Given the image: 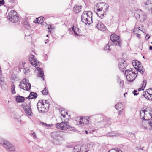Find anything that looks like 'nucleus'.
Instances as JSON below:
<instances>
[{
    "label": "nucleus",
    "instance_id": "e433bc0d",
    "mask_svg": "<svg viewBox=\"0 0 152 152\" xmlns=\"http://www.w3.org/2000/svg\"><path fill=\"white\" fill-rule=\"evenodd\" d=\"M110 38H120V36L113 33L111 35Z\"/></svg>",
    "mask_w": 152,
    "mask_h": 152
},
{
    "label": "nucleus",
    "instance_id": "473e14b6",
    "mask_svg": "<svg viewBox=\"0 0 152 152\" xmlns=\"http://www.w3.org/2000/svg\"><path fill=\"white\" fill-rule=\"evenodd\" d=\"M145 98L149 100H152V94H148L146 96H143Z\"/></svg>",
    "mask_w": 152,
    "mask_h": 152
},
{
    "label": "nucleus",
    "instance_id": "6ab92c4d",
    "mask_svg": "<svg viewBox=\"0 0 152 152\" xmlns=\"http://www.w3.org/2000/svg\"><path fill=\"white\" fill-rule=\"evenodd\" d=\"M81 6L77 4L75 5L73 8V11L75 14H77L81 11Z\"/></svg>",
    "mask_w": 152,
    "mask_h": 152
},
{
    "label": "nucleus",
    "instance_id": "1a4fd4ad",
    "mask_svg": "<svg viewBox=\"0 0 152 152\" xmlns=\"http://www.w3.org/2000/svg\"><path fill=\"white\" fill-rule=\"evenodd\" d=\"M135 17L137 20L143 22L146 20L147 16L145 13L141 10H138L135 15Z\"/></svg>",
    "mask_w": 152,
    "mask_h": 152
},
{
    "label": "nucleus",
    "instance_id": "79ce46f5",
    "mask_svg": "<svg viewBox=\"0 0 152 152\" xmlns=\"http://www.w3.org/2000/svg\"><path fill=\"white\" fill-rule=\"evenodd\" d=\"M146 85V82L145 80L143 81V83H142V85L141 87V88L142 90H143V89H144V88L145 87V86Z\"/></svg>",
    "mask_w": 152,
    "mask_h": 152
},
{
    "label": "nucleus",
    "instance_id": "de8ad7c7",
    "mask_svg": "<svg viewBox=\"0 0 152 152\" xmlns=\"http://www.w3.org/2000/svg\"><path fill=\"white\" fill-rule=\"evenodd\" d=\"M97 15L98 16H99L101 18H102V17L103 16L104 14H101L100 13H97Z\"/></svg>",
    "mask_w": 152,
    "mask_h": 152
},
{
    "label": "nucleus",
    "instance_id": "a19ab883",
    "mask_svg": "<svg viewBox=\"0 0 152 152\" xmlns=\"http://www.w3.org/2000/svg\"><path fill=\"white\" fill-rule=\"evenodd\" d=\"M138 29L139 30L141 31L144 32H145V30L144 29V28H143V26H141V27H138Z\"/></svg>",
    "mask_w": 152,
    "mask_h": 152
},
{
    "label": "nucleus",
    "instance_id": "a211bd4d",
    "mask_svg": "<svg viewBox=\"0 0 152 152\" xmlns=\"http://www.w3.org/2000/svg\"><path fill=\"white\" fill-rule=\"evenodd\" d=\"M111 42H112L116 45L120 46L122 43V40L121 39H110Z\"/></svg>",
    "mask_w": 152,
    "mask_h": 152
},
{
    "label": "nucleus",
    "instance_id": "8fccbe9b",
    "mask_svg": "<svg viewBox=\"0 0 152 152\" xmlns=\"http://www.w3.org/2000/svg\"><path fill=\"white\" fill-rule=\"evenodd\" d=\"M137 92V91L134 90L133 92V93L134 94V95H137L138 94V93H136Z\"/></svg>",
    "mask_w": 152,
    "mask_h": 152
},
{
    "label": "nucleus",
    "instance_id": "37998d69",
    "mask_svg": "<svg viewBox=\"0 0 152 152\" xmlns=\"http://www.w3.org/2000/svg\"><path fill=\"white\" fill-rule=\"evenodd\" d=\"M120 87L121 88H123V86L124 85V83L123 81H121L119 83Z\"/></svg>",
    "mask_w": 152,
    "mask_h": 152
},
{
    "label": "nucleus",
    "instance_id": "680f3d73",
    "mask_svg": "<svg viewBox=\"0 0 152 152\" xmlns=\"http://www.w3.org/2000/svg\"><path fill=\"white\" fill-rule=\"evenodd\" d=\"M126 94H127V92L125 93L124 94V96L125 97H126L125 95H126Z\"/></svg>",
    "mask_w": 152,
    "mask_h": 152
},
{
    "label": "nucleus",
    "instance_id": "0eeeda50",
    "mask_svg": "<svg viewBox=\"0 0 152 152\" xmlns=\"http://www.w3.org/2000/svg\"><path fill=\"white\" fill-rule=\"evenodd\" d=\"M19 86L20 88L27 91H29L31 88V84L29 83L28 80L26 78L22 80Z\"/></svg>",
    "mask_w": 152,
    "mask_h": 152
},
{
    "label": "nucleus",
    "instance_id": "603ef678",
    "mask_svg": "<svg viewBox=\"0 0 152 152\" xmlns=\"http://www.w3.org/2000/svg\"><path fill=\"white\" fill-rule=\"evenodd\" d=\"M138 70L141 73H143V71L142 70L140 69L139 67L138 68Z\"/></svg>",
    "mask_w": 152,
    "mask_h": 152
},
{
    "label": "nucleus",
    "instance_id": "aec40b11",
    "mask_svg": "<svg viewBox=\"0 0 152 152\" xmlns=\"http://www.w3.org/2000/svg\"><path fill=\"white\" fill-rule=\"evenodd\" d=\"M62 130H71L72 129V127L69 125L68 123L65 121H62Z\"/></svg>",
    "mask_w": 152,
    "mask_h": 152
},
{
    "label": "nucleus",
    "instance_id": "a18cd8bd",
    "mask_svg": "<svg viewBox=\"0 0 152 152\" xmlns=\"http://www.w3.org/2000/svg\"><path fill=\"white\" fill-rule=\"evenodd\" d=\"M136 150H142V149H141V146L140 145H138L136 147Z\"/></svg>",
    "mask_w": 152,
    "mask_h": 152
},
{
    "label": "nucleus",
    "instance_id": "4c0bfd02",
    "mask_svg": "<svg viewBox=\"0 0 152 152\" xmlns=\"http://www.w3.org/2000/svg\"><path fill=\"white\" fill-rule=\"evenodd\" d=\"M110 41H109L108 44L106 45L105 47L104 48V50H108L109 51L110 50V47L109 45H110Z\"/></svg>",
    "mask_w": 152,
    "mask_h": 152
},
{
    "label": "nucleus",
    "instance_id": "f257e3e1",
    "mask_svg": "<svg viewBox=\"0 0 152 152\" xmlns=\"http://www.w3.org/2000/svg\"><path fill=\"white\" fill-rule=\"evenodd\" d=\"M64 132L62 131H54L51 133V136L53 139V143L56 145H60L61 143V141L63 139Z\"/></svg>",
    "mask_w": 152,
    "mask_h": 152
},
{
    "label": "nucleus",
    "instance_id": "f704fd0d",
    "mask_svg": "<svg viewBox=\"0 0 152 152\" xmlns=\"http://www.w3.org/2000/svg\"><path fill=\"white\" fill-rule=\"evenodd\" d=\"M11 90L12 93L13 94H15L16 93L15 86L13 84H12L11 85Z\"/></svg>",
    "mask_w": 152,
    "mask_h": 152
},
{
    "label": "nucleus",
    "instance_id": "5701e85b",
    "mask_svg": "<svg viewBox=\"0 0 152 152\" xmlns=\"http://www.w3.org/2000/svg\"><path fill=\"white\" fill-rule=\"evenodd\" d=\"M25 98L24 97L20 96H17L16 97V101L18 103H21L23 102Z\"/></svg>",
    "mask_w": 152,
    "mask_h": 152
},
{
    "label": "nucleus",
    "instance_id": "ddd939ff",
    "mask_svg": "<svg viewBox=\"0 0 152 152\" xmlns=\"http://www.w3.org/2000/svg\"><path fill=\"white\" fill-rule=\"evenodd\" d=\"M80 121L76 123L77 125L80 126H83L86 125L88 123L89 118L88 117H85L84 118H80Z\"/></svg>",
    "mask_w": 152,
    "mask_h": 152
},
{
    "label": "nucleus",
    "instance_id": "7c9ffc66",
    "mask_svg": "<svg viewBox=\"0 0 152 152\" xmlns=\"http://www.w3.org/2000/svg\"><path fill=\"white\" fill-rule=\"evenodd\" d=\"M62 122L57 123L56 125V127L59 129L62 130Z\"/></svg>",
    "mask_w": 152,
    "mask_h": 152
},
{
    "label": "nucleus",
    "instance_id": "ea45409f",
    "mask_svg": "<svg viewBox=\"0 0 152 152\" xmlns=\"http://www.w3.org/2000/svg\"><path fill=\"white\" fill-rule=\"evenodd\" d=\"M31 136L33 137V138L35 139L37 138V136L35 133L34 132H33L31 134Z\"/></svg>",
    "mask_w": 152,
    "mask_h": 152
},
{
    "label": "nucleus",
    "instance_id": "a878e982",
    "mask_svg": "<svg viewBox=\"0 0 152 152\" xmlns=\"http://www.w3.org/2000/svg\"><path fill=\"white\" fill-rule=\"evenodd\" d=\"M148 94H152V89H148L146 90L145 91H144L142 95V96H146Z\"/></svg>",
    "mask_w": 152,
    "mask_h": 152
},
{
    "label": "nucleus",
    "instance_id": "6e6d98bb",
    "mask_svg": "<svg viewBox=\"0 0 152 152\" xmlns=\"http://www.w3.org/2000/svg\"><path fill=\"white\" fill-rule=\"evenodd\" d=\"M151 126L152 127V119L150 121Z\"/></svg>",
    "mask_w": 152,
    "mask_h": 152
},
{
    "label": "nucleus",
    "instance_id": "412c9836",
    "mask_svg": "<svg viewBox=\"0 0 152 152\" xmlns=\"http://www.w3.org/2000/svg\"><path fill=\"white\" fill-rule=\"evenodd\" d=\"M106 136L107 137L122 136V134L117 132H111L107 134H106Z\"/></svg>",
    "mask_w": 152,
    "mask_h": 152
},
{
    "label": "nucleus",
    "instance_id": "338daca9",
    "mask_svg": "<svg viewBox=\"0 0 152 152\" xmlns=\"http://www.w3.org/2000/svg\"><path fill=\"white\" fill-rule=\"evenodd\" d=\"M24 73H25L26 74V71H25L24 72Z\"/></svg>",
    "mask_w": 152,
    "mask_h": 152
},
{
    "label": "nucleus",
    "instance_id": "864d4df0",
    "mask_svg": "<svg viewBox=\"0 0 152 152\" xmlns=\"http://www.w3.org/2000/svg\"><path fill=\"white\" fill-rule=\"evenodd\" d=\"M4 0H2L0 1V4L1 5H3L4 4L5 2L4 1Z\"/></svg>",
    "mask_w": 152,
    "mask_h": 152
},
{
    "label": "nucleus",
    "instance_id": "bf43d9fd",
    "mask_svg": "<svg viewBox=\"0 0 152 152\" xmlns=\"http://www.w3.org/2000/svg\"><path fill=\"white\" fill-rule=\"evenodd\" d=\"M49 42L48 39H47L46 40V41L45 42V44H46V43H47V42Z\"/></svg>",
    "mask_w": 152,
    "mask_h": 152
},
{
    "label": "nucleus",
    "instance_id": "2f4dec72",
    "mask_svg": "<svg viewBox=\"0 0 152 152\" xmlns=\"http://www.w3.org/2000/svg\"><path fill=\"white\" fill-rule=\"evenodd\" d=\"M38 19L39 20V24L42 25V23L45 20L44 18L43 17H40L38 18Z\"/></svg>",
    "mask_w": 152,
    "mask_h": 152
},
{
    "label": "nucleus",
    "instance_id": "c756f323",
    "mask_svg": "<svg viewBox=\"0 0 152 152\" xmlns=\"http://www.w3.org/2000/svg\"><path fill=\"white\" fill-rule=\"evenodd\" d=\"M103 4L102 3H100L99 5V7L97 9H95L96 10H97V12H100V11H102L103 10V7H100L102 5H103Z\"/></svg>",
    "mask_w": 152,
    "mask_h": 152
},
{
    "label": "nucleus",
    "instance_id": "69168bd1",
    "mask_svg": "<svg viewBox=\"0 0 152 152\" xmlns=\"http://www.w3.org/2000/svg\"><path fill=\"white\" fill-rule=\"evenodd\" d=\"M46 36L47 37H48V35L47 34V35H46Z\"/></svg>",
    "mask_w": 152,
    "mask_h": 152
},
{
    "label": "nucleus",
    "instance_id": "9b49d317",
    "mask_svg": "<svg viewBox=\"0 0 152 152\" xmlns=\"http://www.w3.org/2000/svg\"><path fill=\"white\" fill-rule=\"evenodd\" d=\"M118 67L121 70L125 69L127 66L126 62L123 58H120L118 60Z\"/></svg>",
    "mask_w": 152,
    "mask_h": 152
},
{
    "label": "nucleus",
    "instance_id": "c03bdc74",
    "mask_svg": "<svg viewBox=\"0 0 152 152\" xmlns=\"http://www.w3.org/2000/svg\"><path fill=\"white\" fill-rule=\"evenodd\" d=\"M119 110V112L118 113V115H121L123 113V109L120 110Z\"/></svg>",
    "mask_w": 152,
    "mask_h": 152
},
{
    "label": "nucleus",
    "instance_id": "20e7f679",
    "mask_svg": "<svg viewBox=\"0 0 152 152\" xmlns=\"http://www.w3.org/2000/svg\"><path fill=\"white\" fill-rule=\"evenodd\" d=\"M92 12L90 11L84 12L81 15V20L86 24L92 22Z\"/></svg>",
    "mask_w": 152,
    "mask_h": 152
},
{
    "label": "nucleus",
    "instance_id": "e2e57ef3",
    "mask_svg": "<svg viewBox=\"0 0 152 152\" xmlns=\"http://www.w3.org/2000/svg\"><path fill=\"white\" fill-rule=\"evenodd\" d=\"M129 134H130L134 135V134H133V133H129Z\"/></svg>",
    "mask_w": 152,
    "mask_h": 152
},
{
    "label": "nucleus",
    "instance_id": "49530a36",
    "mask_svg": "<svg viewBox=\"0 0 152 152\" xmlns=\"http://www.w3.org/2000/svg\"><path fill=\"white\" fill-rule=\"evenodd\" d=\"M42 124L44 126L46 127H49L50 126V125L49 124H48L44 122L42 123Z\"/></svg>",
    "mask_w": 152,
    "mask_h": 152
},
{
    "label": "nucleus",
    "instance_id": "72a5a7b5",
    "mask_svg": "<svg viewBox=\"0 0 152 152\" xmlns=\"http://www.w3.org/2000/svg\"><path fill=\"white\" fill-rule=\"evenodd\" d=\"M4 84V78L2 77V75H0V85L1 87L2 88V86H3Z\"/></svg>",
    "mask_w": 152,
    "mask_h": 152
},
{
    "label": "nucleus",
    "instance_id": "052dcab7",
    "mask_svg": "<svg viewBox=\"0 0 152 152\" xmlns=\"http://www.w3.org/2000/svg\"><path fill=\"white\" fill-rule=\"evenodd\" d=\"M149 49L151 50H152V46H150Z\"/></svg>",
    "mask_w": 152,
    "mask_h": 152
},
{
    "label": "nucleus",
    "instance_id": "c85d7f7f",
    "mask_svg": "<svg viewBox=\"0 0 152 152\" xmlns=\"http://www.w3.org/2000/svg\"><path fill=\"white\" fill-rule=\"evenodd\" d=\"M60 112L61 116L63 117V118H65L66 115H68L67 112L65 110H61L60 111Z\"/></svg>",
    "mask_w": 152,
    "mask_h": 152
},
{
    "label": "nucleus",
    "instance_id": "f03ea898",
    "mask_svg": "<svg viewBox=\"0 0 152 152\" xmlns=\"http://www.w3.org/2000/svg\"><path fill=\"white\" fill-rule=\"evenodd\" d=\"M34 57L35 56L33 55H30L29 58V61L32 65L37 68L36 69L38 71L39 77H41L42 79L44 80V75L43 70L42 69L38 67L39 66V62L34 58Z\"/></svg>",
    "mask_w": 152,
    "mask_h": 152
},
{
    "label": "nucleus",
    "instance_id": "58836bf2",
    "mask_svg": "<svg viewBox=\"0 0 152 152\" xmlns=\"http://www.w3.org/2000/svg\"><path fill=\"white\" fill-rule=\"evenodd\" d=\"M42 94L44 95H46L48 94V90L46 89L45 87L44 89L42 91Z\"/></svg>",
    "mask_w": 152,
    "mask_h": 152
},
{
    "label": "nucleus",
    "instance_id": "13d9d810",
    "mask_svg": "<svg viewBox=\"0 0 152 152\" xmlns=\"http://www.w3.org/2000/svg\"><path fill=\"white\" fill-rule=\"evenodd\" d=\"M137 29V28H134V33H135V30Z\"/></svg>",
    "mask_w": 152,
    "mask_h": 152
},
{
    "label": "nucleus",
    "instance_id": "6e6552de",
    "mask_svg": "<svg viewBox=\"0 0 152 152\" xmlns=\"http://www.w3.org/2000/svg\"><path fill=\"white\" fill-rule=\"evenodd\" d=\"M8 18L12 23L17 22L19 20L17 13L14 10H11L9 13Z\"/></svg>",
    "mask_w": 152,
    "mask_h": 152
},
{
    "label": "nucleus",
    "instance_id": "4d7b16f0",
    "mask_svg": "<svg viewBox=\"0 0 152 152\" xmlns=\"http://www.w3.org/2000/svg\"><path fill=\"white\" fill-rule=\"evenodd\" d=\"M140 35L139 34H137L136 35V36L137 37H140Z\"/></svg>",
    "mask_w": 152,
    "mask_h": 152
},
{
    "label": "nucleus",
    "instance_id": "f8f14e48",
    "mask_svg": "<svg viewBox=\"0 0 152 152\" xmlns=\"http://www.w3.org/2000/svg\"><path fill=\"white\" fill-rule=\"evenodd\" d=\"M88 150H87L84 146L81 147L80 146H75L73 149V152H88Z\"/></svg>",
    "mask_w": 152,
    "mask_h": 152
},
{
    "label": "nucleus",
    "instance_id": "b1692460",
    "mask_svg": "<svg viewBox=\"0 0 152 152\" xmlns=\"http://www.w3.org/2000/svg\"><path fill=\"white\" fill-rule=\"evenodd\" d=\"M16 4V0H8L6 4L9 6H14Z\"/></svg>",
    "mask_w": 152,
    "mask_h": 152
},
{
    "label": "nucleus",
    "instance_id": "dca6fc26",
    "mask_svg": "<svg viewBox=\"0 0 152 152\" xmlns=\"http://www.w3.org/2000/svg\"><path fill=\"white\" fill-rule=\"evenodd\" d=\"M43 102L44 103L43 104V110H42L41 111L42 112H44V113L46 112L48 110L49 107V104L48 102L46 100H43Z\"/></svg>",
    "mask_w": 152,
    "mask_h": 152
},
{
    "label": "nucleus",
    "instance_id": "423d86ee",
    "mask_svg": "<svg viewBox=\"0 0 152 152\" xmlns=\"http://www.w3.org/2000/svg\"><path fill=\"white\" fill-rule=\"evenodd\" d=\"M125 75L127 80L129 82H132L137 76L136 73L130 69L126 70Z\"/></svg>",
    "mask_w": 152,
    "mask_h": 152
},
{
    "label": "nucleus",
    "instance_id": "4be33fe9",
    "mask_svg": "<svg viewBox=\"0 0 152 152\" xmlns=\"http://www.w3.org/2000/svg\"><path fill=\"white\" fill-rule=\"evenodd\" d=\"M37 95L36 93L31 92L30 93L29 96L27 97V98L28 99H35L37 97Z\"/></svg>",
    "mask_w": 152,
    "mask_h": 152
},
{
    "label": "nucleus",
    "instance_id": "4468645a",
    "mask_svg": "<svg viewBox=\"0 0 152 152\" xmlns=\"http://www.w3.org/2000/svg\"><path fill=\"white\" fill-rule=\"evenodd\" d=\"M95 27L97 28L98 30L102 31H105L106 29V27L104 24L99 21H97L96 22Z\"/></svg>",
    "mask_w": 152,
    "mask_h": 152
},
{
    "label": "nucleus",
    "instance_id": "393cba45",
    "mask_svg": "<svg viewBox=\"0 0 152 152\" xmlns=\"http://www.w3.org/2000/svg\"><path fill=\"white\" fill-rule=\"evenodd\" d=\"M75 35L76 37H78L80 36V29L78 28H75V30L74 29V28H72Z\"/></svg>",
    "mask_w": 152,
    "mask_h": 152
},
{
    "label": "nucleus",
    "instance_id": "0e129e2a",
    "mask_svg": "<svg viewBox=\"0 0 152 152\" xmlns=\"http://www.w3.org/2000/svg\"><path fill=\"white\" fill-rule=\"evenodd\" d=\"M86 134H88V131H86Z\"/></svg>",
    "mask_w": 152,
    "mask_h": 152
},
{
    "label": "nucleus",
    "instance_id": "cd10ccee",
    "mask_svg": "<svg viewBox=\"0 0 152 152\" xmlns=\"http://www.w3.org/2000/svg\"><path fill=\"white\" fill-rule=\"evenodd\" d=\"M123 106L121 102H119L115 106V108L117 110H119L122 109Z\"/></svg>",
    "mask_w": 152,
    "mask_h": 152
},
{
    "label": "nucleus",
    "instance_id": "39448f33",
    "mask_svg": "<svg viewBox=\"0 0 152 152\" xmlns=\"http://www.w3.org/2000/svg\"><path fill=\"white\" fill-rule=\"evenodd\" d=\"M0 144L8 151H13L15 150V147L7 140L0 138Z\"/></svg>",
    "mask_w": 152,
    "mask_h": 152
},
{
    "label": "nucleus",
    "instance_id": "774afa93",
    "mask_svg": "<svg viewBox=\"0 0 152 152\" xmlns=\"http://www.w3.org/2000/svg\"><path fill=\"white\" fill-rule=\"evenodd\" d=\"M144 57H144V56H143V57H142V58H144Z\"/></svg>",
    "mask_w": 152,
    "mask_h": 152
},
{
    "label": "nucleus",
    "instance_id": "2eb2a0df",
    "mask_svg": "<svg viewBox=\"0 0 152 152\" xmlns=\"http://www.w3.org/2000/svg\"><path fill=\"white\" fill-rule=\"evenodd\" d=\"M141 124L142 127L144 129H146L151 126L149 120L143 119Z\"/></svg>",
    "mask_w": 152,
    "mask_h": 152
},
{
    "label": "nucleus",
    "instance_id": "3c124183",
    "mask_svg": "<svg viewBox=\"0 0 152 152\" xmlns=\"http://www.w3.org/2000/svg\"><path fill=\"white\" fill-rule=\"evenodd\" d=\"M34 22L35 23L39 24V20L38 19V18H36V19L34 21Z\"/></svg>",
    "mask_w": 152,
    "mask_h": 152
},
{
    "label": "nucleus",
    "instance_id": "7ed1b4c3",
    "mask_svg": "<svg viewBox=\"0 0 152 152\" xmlns=\"http://www.w3.org/2000/svg\"><path fill=\"white\" fill-rule=\"evenodd\" d=\"M140 117L142 119L150 120L152 118V109L148 107L141 110L140 112Z\"/></svg>",
    "mask_w": 152,
    "mask_h": 152
},
{
    "label": "nucleus",
    "instance_id": "bb28decb",
    "mask_svg": "<svg viewBox=\"0 0 152 152\" xmlns=\"http://www.w3.org/2000/svg\"><path fill=\"white\" fill-rule=\"evenodd\" d=\"M23 26L27 29H29L30 28V26L28 23L27 20H25L24 22Z\"/></svg>",
    "mask_w": 152,
    "mask_h": 152
},
{
    "label": "nucleus",
    "instance_id": "9d476101",
    "mask_svg": "<svg viewBox=\"0 0 152 152\" xmlns=\"http://www.w3.org/2000/svg\"><path fill=\"white\" fill-rule=\"evenodd\" d=\"M22 106L23 108L25 113L28 116H30L32 114V112L31 107L29 103L28 104L24 103L22 104Z\"/></svg>",
    "mask_w": 152,
    "mask_h": 152
},
{
    "label": "nucleus",
    "instance_id": "5fc2aeb1",
    "mask_svg": "<svg viewBox=\"0 0 152 152\" xmlns=\"http://www.w3.org/2000/svg\"><path fill=\"white\" fill-rule=\"evenodd\" d=\"M150 36L148 34H147L146 35L145 38H146L147 37L148 38H150Z\"/></svg>",
    "mask_w": 152,
    "mask_h": 152
},
{
    "label": "nucleus",
    "instance_id": "f3484780",
    "mask_svg": "<svg viewBox=\"0 0 152 152\" xmlns=\"http://www.w3.org/2000/svg\"><path fill=\"white\" fill-rule=\"evenodd\" d=\"M43 104H44V103L43 102V100H41L38 102L37 105L39 112L42 113H44V112H42L41 111L42 110H43L42 109L43 107Z\"/></svg>",
    "mask_w": 152,
    "mask_h": 152
},
{
    "label": "nucleus",
    "instance_id": "09e8293b",
    "mask_svg": "<svg viewBox=\"0 0 152 152\" xmlns=\"http://www.w3.org/2000/svg\"><path fill=\"white\" fill-rule=\"evenodd\" d=\"M108 152H119V151H116L112 149L111 150L109 151Z\"/></svg>",
    "mask_w": 152,
    "mask_h": 152
},
{
    "label": "nucleus",
    "instance_id": "c9c22d12",
    "mask_svg": "<svg viewBox=\"0 0 152 152\" xmlns=\"http://www.w3.org/2000/svg\"><path fill=\"white\" fill-rule=\"evenodd\" d=\"M132 64L134 66H138V61L136 60H133L132 61Z\"/></svg>",
    "mask_w": 152,
    "mask_h": 152
}]
</instances>
